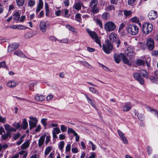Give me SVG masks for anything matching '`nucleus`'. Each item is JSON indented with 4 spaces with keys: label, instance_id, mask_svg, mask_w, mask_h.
I'll return each mask as SVG.
<instances>
[{
    "label": "nucleus",
    "instance_id": "423d86ee",
    "mask_svg": "<svg viewBox=\"0 0 158 158\" xmlns=\"http://www.w3.org/2000/svg\"><path fill=\"white\" fill-rule=\"evenodd\" d=\"M49 22L48 21L45 22L44 21H41L39 24L40 30L43 33L46 31L47 27L48 26Z\"/></svg>",
    "mask_w": 158,
    "mask_h": 158
},
{
    "label": "nucleus",
    "instance_id": "4468645a",
    "mask_svg": "<svg viewBox=\"0 0 158 158\" xmlns=\"http://www.w3.org/2000/svg\"><path fill=\"white\" fill-rule=\"evenodd\" d=\"M134 50L131 47H128L125 50V52L127 56H132L134 55Z\"/></svg>",
    "mask_w": 158,
    "mask_h": 158
},
{
    "label": "nucleus",
    "instance_id": "4be33fe9",
    "mask_svg": "<svg viewBox=\"0 0 158 158\" xmlns=\"http://www.w3.org/2000/svg\"><path fill=\"white\" fill-rule=\"evenodd\" d=\"M82 3L81 2H78L75 3L73 5V8L77 10H79L81 9V6Z\"/></svg>",
    "mask_w": 158,
    "mask_h": 158
},
{
    "label": "nucleus",
    "instance_id": "20e7f679",
    "mask_svg": "<svg viewBox=\"0 0 158 158\" xmlns=\"http://www.w3.org/2000/svg\"><path fill=\"white\" fill-rule=\"evenodd\" d=\"M103 51L105 53L107 54H110L113 49V45L112 44L109 40L105 41V44L102 45Z\"/></svg>",
    "mask_w": 158,
    "mask_h": 158
},
{
    "label": "nucleus",
    "instance_id": "c9c22d12",
    "mask_svg": "<svg viewBox=\"0 0 158 158\" xmlns=\"http://www.w3.org/2000/svg\"><path fill=\"white\" fill-rule=\"evenodd\" d=\"M17 5L19 6H22L25 2L24 0H16Z\"/></svg>",
    "mask_w": 158,
    "mask_h": 158
},
{
    "label": "nucleus",
    "instance_id": "2eb2a0df",
    "mask_svg": "<svg viewBox=\"0 0 158 158\" xmlns=\"http://www.w3.org/2000/svg\"><path fill=\"white\" fill-rule=\"evenodd\" d=\"M61 132L60 131L58 127L53 128L52 131V136L54 138L57 137L56 134H58Z\"/></svg>",
    "mask_w": 158,
    "mask_h": 158
},
{
    "label": "nucleus",
    "instance_id": "bf43d9fd",
    "mask_svg": "<svg viewBox=\"0 0 158 158\" xmlns=\"http://www.w3.org/2000/svg\"><path fill=\"white\" fill-rule=\"evenodd\" d=\"M81 17L80 16V14L79 13H77L75 16V20L79 22L80 21Z\"/></svg>",
    "mask_w": 158,
    "mask_h": 158
},
{
    "label": "nucleus",
    "instance_id": "8fccbe9b",
    "mask_svg": "<svg viewBox=\"0 0 158 158\" xmlns=\"http://www.w3.org/2000/svg\"><path fill=\"white\" fill-rule=\"evenodd\" d=\"M81 62L82 64L84 66L87 67V68H89L90 67H91V66L87 62L85 61H81Z\"/></svg>",
    "mask_w": 158,
    "mask_h": 158
},
{
    "label": "nucleus",
    "instance_id": "0eeeda50",
    "mask_svg": "<svg viewBox=\"0 0 158 158\" xmlns=\"http://www.w3.org/2000/svg\"><path fill=\"white\" fill-rule=\"evenodd\" d=\"M147 46L149 50H152L154 48V42L152 39L149 38L146 41Z\"/></svg>",
    "mask_w": 158,
    "mask_h": 158
},
{
    "label": "nucleus",
    "instance_id": "58836bf2",
    "mask_svg": "<svg viewBox=\"0 0 158 158\" xmlns=\"http://www.w3.org/2000/svg\"><path fill=\"white\" fill-rule=\"evenodd\" d=\"M66 27L67 28L68 30L72 32H76V29L73 27H72L70 25H66Z\"/></svg>",
    "mask_w": 158,
    "mask_h": 158
},
{
    "label": "nucleus",
    "instance_id": "3c124183",
    "mask_svg": "<svg viewBox=\"0 0 158 158\" xmlns=\"http://www.w3.org/2000/svg\"><path fill=\"white\" fill-rule=\"evenodd\" d=\"M29 118L31 120L30 121H31L37 123L38 122V120L37 118L35 117H30Z\"/></svg>",
    "mask_w": 158,
    "mask_h": 158
},
{
    "label": "nucleus",
    "instance_id": "473e14b6",
    "mask_svg": "<svg viewBox=\"0 0 158 158\" xmlns=\"http://www.w3.org/2000/svg\"><path fill=\"white\" fill-rule=\"evenodd\" d=\"M22 128L23 129H26L28 126V123L26 118L23 119V122Z\"/></svg>",
    "mask_w": 158,
    "mask_h": 158
},
{
    "label": "nucleus",
    "instance_id": "4c0bfd02",
    "mask_svg": "<svg viewBox=\"0 0 158 158\" xmlns=\"http://www.w3.org/2000/svg\"><path fill=\"white\" fill-rule=\"evenodd\" d=\"M64 145V143L63 141H60L59 143V144L58 145V148L60 150V151L61 152L63 151Z\"/></svg>",
    "mask_w": 158,
    "mask_h": 158
},
{
    "label": "nucleus",
    "instance_id": "79ce46f5",
    "mask_svg": "<svg viewBox=\"0 0 158 158\" xmlns=\"http://www.w3.org/2000/svg\"><path fill=\"white\" fill-rule=\"evenodd\" d=\"M52 148L51 146H48V147L46 149L44 154L46 156H47L50 152V151L52 150Z\"/></svg>",
    "mask_w": 158,
    "mask_h": 158
},
{
    "label": "nucleus",
    "instance_id": "6e6552de",
    "mask_svg": "<svg viewBox=\"0 0 158 158\" xmlns=\"http://www.w3.org/2000/svg\"><path fill=\"white\" fill-rule=\"evenodd\" d=\"M134 78L137 80L141 84H143L144 82L143 79L142 78L139 74L137 73H135L133 74Z\"/></svg>",
    "mask_w": 158,
    "mask_h": 158
},
{
    "label": "nucleus",
    "instance_id": "a878e982",
    "mask_svg": "<svg viewBox=\"0 0 158 158\" xmlns=\"http://www.w3.org/2000/svg\"><path fill=\"white\" fill-rule=\"evenodd\" d=\"M131 21L133 23H138L140 26L141 25V24L140 23L139 19L138 18L136 17H134L131 18Z\"/></svg>",
    "mask_w": 158,
    "mask_h": 158
},
{
    "label": "nucleus",
    "instance_id": "7ed1b4c3",
    "mask_svg": "<svg viewBox=\"0 0 158 158\" xmlns=\"http://www.w3.org/2000/svg\"><path fill=\"white\" fill-rule=\"evenodd\" d=\"M152 25L148 22L145 23L142 25V30L143 32L146 34H148L152 30Z\"/></svg>",
    "mask_w": 158,
    "mask_h": 158
},
{
    "label": "nucleus",
    "instance_id": "6e6d98bb",
    "mask_svg": "<svg viewBox=\"0 0 158 158\" xmlns=\"http://www.w3.org/2000/svg\"><path fill=\"white\" fill-rule=\"evenodd\" d=\"M96 23L98 24L101 28H102V24L101 21L98 19H97L96 20Z\"/></svg>",
    "mask_w": 158,
    "mask_h": 158
},
{
    "label": "nucleus",
    "instance_id": "c03bdc74",
    "mask_svg": "<svg viewBox=\"0 0 158 158\" xmlns=\"http://www.w3.org/2000/svg\"><path fill=\"white\" fill-rule=\"evenodd\" d=\"M123 60L124 63L129 65L131 64L129 60L124 55L123 56Z\"/></svg>",
    "mask_w": 158,
    "mask_h": 158
},
{
    "label": "nucleus",
    "instance_id": "39448f33",
    "mask_svg": "<svg viewBox=\"0 0 158 158\" xmlns=\"http://www.w3.org/2000/svg\"><path fill=\"white\" fill-rule=\"evenodd\" d=\"M105 30L107 31H111L114 30L116 28L115 23L112 21L106 22L104 26Z\"/></svg>",
    "mask_w": 158,
    "mask_h": 158
},
{
    "label": "nucleus",
    "instance_id": "9b49d317",
    "mask_svg": "<svg viewBox=\"0 0 158 158\" xmlns=\"http://www.w3.org/2000/svg\"><path fill=\"white\" fill-rule=\"evenodd\" d=\"M124 56V55L122 53H121L119 55L115 54L114 56L115 61L117 63H119L120 62L121 60H123Z\"/></svg>",
    "mask_w": 158,
    "mask_h": 158
},
{
    "label": "nucleus",
    "instance_id": "774afa93",
    "mask_svg": "<svg viewBox=\"0 0 158 158\" xmlns=\"http://www.w3.org/2000/svg\"><path fill=\"white\" fill-rule=\"evenodd\" d=\"M49 39L51 41L55 42L57 40V39L54 36H52L49 37Z\"/></svg>",
    "mask_w": 158,
    "mask_h": 158
},
{
    "label": "nucleus",
    "instance_id": "aec40b11",
    "mask_svg": "<svg viewBox=\"0 0 158 158\" xmlns=\"http://www.w3.org/2000/svg\"><path fill=\"white\" fill-rule=\"evenodd\" d=\"M14 54L20 57L24 58L26 56L20 51L18 50L14 52Z\"/></svg>",
    "mask_w": 158,
    "mask_h": 158
},
{
    "label": "nucleus",
    "instance_id": "6ab92c4d",
    "mask_svg": "<svg viewBox=\"0 0 158 158\" xmlns=\"http://www.w3.org/2000/svg\"><path fill=\"white\" fill-rule=\"evenodd\" d=\"M35 98L37 101H43L45 100V97L43 95L37 94L35 96Z\"/></svg>",
    "mask_w": 158,
    "mask_h": 158
},
{
    "label": "nucleus",
    "instance_id": "69168bd1",
    "mask_svg": "<svg viewBox=\"0 0 158 158\" xmlns=\"http://www.w3.org/2000/svg\"><path fill=\"white\" fill-rule=\"evenodd\" d=\"M6 66V63L5 61L0 62V68L1 67L5 68Z\"/></svg>",
    "mask_w": 158,
    "mask_h": 158
},
{
    "label": "nucleus",
    "instance_id": "9d476101",
    "mask_svg": "<svg viewBox=\"0 0 158 158\" xmlns=\"http://www.w3.org/2000/svg\"><path fill=\"white\" fill-rule=\"evenodd\" d=\"M156 11L154 10H151L148 13V16L150 20H153L157 17Z\"/></svg>",
    "mask_w": 158,
    "mask_h": 158
},
{
    "label": "nucleus",
    "instance_id": "864d4df0",
    "mask_svg": "<svg viewBox=\"0 0 158 158\" xmlns=\"http://www.w3.org/2000/svg\"><path fill=\"white\" fill-rule=\"evenodd\" d=\"M12 125L17 129L20 128L21 127V125L19 123L16 122H15Z\"/></svg>",
    "mask_w": 158,
    "mask_h": 158
},
{
    "label": "nucleus",
    "instance_id": "09e8293b",
    "mask_svg": "<svg viewBox=\"0 0 158 158\" xmlns=\"http://www.w3.org/2000/svg\"><path fill=\"white\" fill-rule=\"evenodd\" d=\"M33 35L32 33L31 32H27L24 35V37L26 38H30L33 36Z\"/></svg>",
    "mask_w": 158,
    "mask_h": 158
},
{
    "label": "nucleus",
    "instance_id": "72a5a7b5",
    "mask_svg": "<svg viewBox=\"0 0 158 158\" xmlns=\"http://www.w3.org/2000/svg\"><path fill=\"white\" fill-rule=\"evenodd\" d=\"M9 137L10 138L11 137L10 133H8L6 132V134L2 135L1 138L3 140H6Z\"/></svg>",
    "mask_w": 158,
    "mask_h": 158
},
{
    "label": "nucleus",
    "instance_id": "f3484780",
    "mask_svg": "<svg viewBox=\"0 0 158 158\" xmlns=\"http://www.w3.org/2000/svg\"><path fill=\"white\" fill-rule=\"evenodd\" d=\"M132 106L129 103H126L122 107V110L123 111H128L130 110Z\"/></svg>",
    "mask_w": 158,
    "mask_h": 158
},
{
    "label": "nucleus",
    "instance_id": "393cba45",
    "mask_svg": "<svg viewBox=\"0 0 158 158\" xmlns=\"http://www.w3.org/2000/svg\"><path fill=\"white\" fill-rule=\"evenodd\" d=\"M45 138V137L44 136H42L38 140V146L39 147H40L43 144Z\"/></svg>",
    "mask_w": 158,
    "mask_h": 158
},
{
    "label": "nucleus",
    "instance_id": "2f4dec72",
    "mask_svg": "<svg viewBox=\"0 0 158 158\" xmlns=\"http://www.w3.org/2000/svg\"><path fill=\"white\" fill-rule=\"evenodd\" d=\"M135 115H137L138 119L141 121H143L144 120V117L143 115L141 114H138V112L135 111Z\"/></svg>",
    "mask_w": 158,
    "mask_h": 158
},
{
    "label": "nucleus",
    "instance_id": "c85d7f7f",
    "mask_svg": "<svg viewBox=\"0 0 158 158\" xmlns=\"http://www.w3.org/2000/svg\"><path fill=\"white\" fill-rule=\"evenodd\" d=\"M98 3V0H91L90 3V7L97 6Z\"/></svg>",
    "mask_w": 158,
    "mask_h": 158
},
{
    "label": "nucleus",
    "instance_id": "f257e3e1",
    "mask_svg": "<svg viewBox=\"0 0 158 158\" xmlns=\"http://www.w3.org/2000/svg\"><path fill=\"white\" fill-rule=\"evenodd\" d=\"M87 31L92 39L101 48L102 45L100 40L101 38L98 35L95 31H91L88 29H87Z\"/></svg>",
    "mask_w": 158,
    "mask_h": 158
},
{
    "label": "nucleus",
    "instance_id": "0e129e2a",
    "mask_svg": "<svg viewBox=\"0 0 158 158\" xmlns=\"http://www.w3.org/2000/svg\"><path fill=\"white\" fill-rule=\"evenodd\" d=\"M118 133L120 137L121 138V139H122V138H123L124 137V136H125L124 134L120 131L118 130Z\"/></svg>",
    "mask_w": 158,
    "mask_h": 158
},
{
    "label": "nucleus",
    "instance_id": "5fc2aeb1",
    "mask_svg": "<svg viewBox=\"0 0 158 158\" xmlns=\"http://www.w3.org/2000/svg\"><path fill=\"white\" fill-rule=\"evenodd\" d=\"M89 144H91L92 146V150L93 151H94L95 150L96 148V146L95 144H94L92 141H89Z\"/></svg>",
    "mask_w": 158,
    "mask_h": 158
},
{
    "label": "nucleus",
    "instance_id": "de8ad7c7",
    "mask_svg": "<svg viewBox=\"0 0 158 158\" xmlns=\"http://www.w3.org/2000/svg\"><path fill=\"white\" fill-rule=\"evenodd\" d=\"M91 8L92 11L94 13H97L99 12V9L97 6L90 7Z\"/></svg>",
    "mask_w": 158,
    "mask_h": 158
},
{
    "label": "nucleus",
    "instance_id": "4d7b16f0",
    "mask_svg": "<svg viewBox=\"0 0 158 158\" xmlns=\"http://www.w3.org/2000/svg\"><path fill=\"white\" fill-rule=\"evenodd\" d=\"M60 129L62 132H65L67 131V127L64 125H61L60 126Z\"/></svg>",
    "mask_w": 158,
    "mask_h": 158
},
{
    "label": "nucleus",
    "instance_id": "bb28decb",
    "mask_svg": "<svg viewBox=\"0 0 158 158\" xmlns=\"http://www.w3.org/2000/svg\"><path fill=\"white\" fill-rule=\"evenodd\" d=\"M89 90L93 94H95L97 95L99 94V92L98 90L93 87H89Z\"/></svg>",
    "mask_w": 158,
    "mask_h": 158
},
{
    "label": "nucleus",
    "instance_id": "f704fd0d",
    "mask_svg": "<svg viewBox=\"0 0 158 158\" xmlns=\"http://www.w3.org/2000/svg\"><path fill=\"white\" fill-rule=\"evenodd\" d=\"M102 17L103 19H108L110 18V15L108 12H105L103 14Z\"/></svg>",
    "mask_w": 158,
    "mask_h": 158
},
{
    "label": "nucleus",
    "instance_id": "603ef678",
    "mask_svg": "<svg viewBox=\"0 0 158 158\" xmlns=\"http://www.w3.org/2000/svg\"><path fill=\"white\" fill-rule=\"evenodd\" d=\"M68 133H72L73 135H75L76 132L72 128H69L68 129Z\"/></svg>",
    "mask_w": 158,
    "mask_h": 158
},
{
    "label": "nucleus",
    "instance_id": "b1692460",
    "mask_svg": "<svg viewBox=\"0 0 158 158\" xmlns=\"http://www.w3.org/2000/svg\"><path fill=\"white\" fill-rule=\"evenodd\" d=\"M146 109L148 111L152 112V113L155 115H156L158 111L157 110L151 108L148 106H146Z\"/></svg>",
    "mask_w": 158,
    "mask_h": 158
},
{
    "label": "nucleus",
    "instance_id": "f8f14e48",
    "mask_svg": "<svg viewBox=\"0 0 158 158\" xmlns=\"http://www.w3.org/2000/svg\"><path fill=\"white\" fill-rule=\"evenodd\" d=\"M17 85V81L14 80H12L8 81L7 84V86L10 88H13Z\"/></svg>",
    "mask_w": 158,
    "mask_h": 158
},
{
    "label": "nucleus",
    "instance_id": "1a4fd4ad",
    "mask_svg": "<svg viewBox=\"0 0 158 158\" xmlns=\"http://www.w3.org/2000/svg\"><path fill=\"white\" fill-rule=\"evenodd\" d=\"M19 46V45L17 43H14L10 44L8 47V51L10 52H12L13 50L17 48Z\"/></svg>",
    "mask_w": 158,
    "mask_h": 158
},
{
    "label": "nucleus",
    "instance_id": "ddd939ff",
    "mask_svg": "<svg viewBox=\"0 0 158 158\" xmlns=\"http://www.w3.org/2000/svg\"><path fill=\"white\" fill-rule=\"evenodd\" d=\"M4 127L6 132L8 133H10L11 132H15L16 129L11 127L9 125L6 124L4 125Z\"/></svg>",
    "mask_w": 158,
    "mask_h": 158
},
{
    "label": "nucleus",
    "instance_id": "5701e85b",
    "mask_svg": "<svg viewBox=\"0 0 158 158\" xmlns=\"http://www.w3.org/2000/svg\"><path fill=\"white\" fill-rule=\"evenodd\" d=\"M37 81H34L30 83L29 85V89L31 91H34L35 86L37 84Z\"/></svg>",
    "mask_w": 158,
    "mask_h": 158
},
{
    "label": "nucleus",
    "instance_id": "dca6fc26",
    "mask_svg": "<svg viewBox=\"0 0 158 158\" xmlns=\"http://www.w3.org/2000/svg\"><path fill=\"white\" fill-rule=\"evenodd\" d=\"M43 2L42 0H39L38 4L37 6V9L36 10V12L38 13L40 10L43 8Z\"/></svg>",
    "mask_w": 158,
    "mask_h": 158
},
{
    "label": "nucleus",
    "instance_id": "7c9ffc66",
    "mask_svg": "<svg viewBox=\"0 0 158 158\" xmlns=\"http://www.w3.org/2000/svg\"><path fill=\"white\" fill-rule=\"evenodd\" d=\"M140 74L142 75L143 77L147 78L149 77L148 74L145 70H141L140 71Z\"/></svg>",
    "mask_w": 158,
    "mask_h": 158
},
{
    "label": "nucleus",
    "instance_id": "f03ea898",
    "mask_svg": "<svg viewBox=\"0 0 158 158\" xmlns=\"http://www.w3.org/2000/svg\"><path fill=\"white\" fill-rule=\"evenodd\" d=\"M127 31L129 34L135 35L138 34L139 29L136 25L130 24L127 27Z\"/></svg>",
    "mask_w": 158,
    "mask_h": 158
},
{
    "label": "nucleus",
    "instance_id": "cd10ccee",
    "mask_svg": "<svg viewBox=\"0 0 158 158\" xmlns=\"http://www.w3.org/2000/svg\"><path fill=\"white\" fill-rule=\"evenodd\" d=\"M105 9L107 11H110L111 10H115V7L113 5H109L106 6Z\"/></svg>",
    "mask_w": 158,
    "mask_h": 158
},
{
    "label": "nucleus",
    "instance_id": "680f3d73",
    "mask_svg": "<svg viewBox=\"0 0 158 158\" xmlns=\"http://www.w3.org/2000/svg\"><path fill=\"white\" fill-rule=\"evenodd\" d=\"M99 65L100 66L102 67L103 69L106 71H110V69L106 66L103 65L102 64L99 63Z\"/></svg>",
    "mask_w": 158,
    "mask_h": 158
},
{
    "label": "nucleus",
    "instance_id": "49530a36",
    "mask_svg": "<svg viewBox=\"0 0 158 158\" xmlns=\"http://www.w3.org/2000/svg\"><path fill=\"white\" fill-rule=\"evenodd\" d=\"M136 64L138 65H143L144 64V62L142 60L139 59L136 62Z\"/></svg>",
    "mask_w": 158,
    "mask_h": 158
},
{
    "label": "nucleus",
    "instance_id": "e433bc0d",
    "mask_svg": "<svg viewBox=\"0 0 158 158\" xmlns=\"http://www.w3.org/2000/svg\"><path fill=\"white\" fill-rule=\"evenodd\" d=\"M20 16V15L18 12H15L13 15V19L15 20L18 21L19 20Z\"/></svg>",
    "mask_w": 158,
    "mask_h": 158
},
{
    "label": "nucleus",
    "instance_id": "412c9836",
    "mask_svg": "<svg viewBox=\"0 0 158 158\" xmlns=\"http://www.w3.org/2000/svg\"><path fill=\"white\" fill-rule=\"evenodd\" d=\"M84 95L88 101V103H89L93 107L96 108V107L95 105L94 104V102L91 99L89 98L86 94H85Z\"/></svg>",
    "mask_w": 158,
    "mask_h": 158
},
{
    "label": "nucleus",
    "instance_id": "37998d69",
    "mask_svg": "<svg viewBox=\"0 0 158 158\" xmlns=\"http://www.w3.org/2000/svg\"><path fill=\"white\" fill-rule=\"evenodd\" d=\"M35 4V0H29L28 2V6L31 7L33 6Z\"/></svg>",
    "mask_w": 158,
    "mask_h": 158
},
{
    "label": "nucleus",
    "instance_id": "c756f323",
    "mask_svg": "<svg viewBox=\"0 0 158 158\" xmlns=\"http://www.w3.org/2000/svg\"><path fill=\"white\" fill-rule=\"evenodd\" d=\"M30 143L29 141H27L22 144L21 147L22 149H25L29 146Z\"/></svg>",
    "mask_w": 158,
    "mask_h": 158
},
{
    "label": "nucleus",
    "instance_id": "338daca9",
    "mask_svg": "<svg viewBox=\"0 0 158 158\" xmlns=\"http://www.w3.org/2000/svg\"><path fill=\"white\" fill-rule=\"evenodd\" d=\"M71 149V145L70 144H68L65 147V151L66 152L69 151Z\"/></svg>",
    "mask_w": 158,
    "mask_h": 158
},
{
    "label": "nucleus",
    "instance_id": "a18cd8bd",
    "mask_svg": "<svg viewBox=\"0 0 158 158\" xmlns=\"http://www.w3.org/2000/svg\"><path fill=\"white\" fill-rule=\"evenodd\" d=\"M57 41H58L60 43L66 44L68 43L69 39L68 38H65L60 40H57Z\"/></svg>",
    "mask_w": 158,
    "mask_h": 158
},
{
    "label": "nucleus",
    "instance_id": "052dcab7",
    "mask_svg": "<svg viewBox=\"0 0 158 158\" xmlns=\"http://www.w3.org/2000/svg\"><path fill=\"white\" fill-rule=\"evenodd\" d=\"M132 14V12L131 10H125L124 11V15L126 16L130 15Z\"/></svg>",
    "mask_w": 158,
    "mask_h": 158
},
{
    "label": "nucleus",
    "instance_id": "13d9d810",
    "mask_svg": "<svg viewBox=\"0 0 158 158\" xmlns=\"http://www.w3.org/2000/svg\"><path fill=\"white\" fill-rule=\"evenodd\" d=\"M47 118H43L41 120V122L42 123L44 126H46L47 125V124L46 123V121H47Z\"/></svg>",
    "mask_w": 158,
    "mask_h": 158
},
{
    "label": "nucleus",
    "instance_id": "a19ab883",
    "mask_svg": "<svg viewBox=\"0 0 158 158\" xmlns=\"http://www.w3.org/2000/svg\"><path fill=\"white\" fill-rule=\"evenodd\" d=\"M29 123L30 126L29 129L30 130L35 127L36 126L37 123L33 122H31V121H29Z\"/></svg>",
    "mask_w": 158,
    "mask_h": 158
},
{
    "label": "nucleus",
    "instance_id": "a211bd4d",
    "mask_svg": "<svg viewBox=\"0 0 158 158\" xmlns=\"http://www.w3.org/2000/svg\"><path fill=\"white\" fill-rule=\"evenodd\" d=\"M117 35L114 33H111L109 36L110 40L112 42H115L117 40Z\"/></svg>",
    "mask_w": 158,
    "mask_h": 158
},
{
    "label": "nucleus",
    "instance_id": "ea45409f",
    "mask_svg": "<svg viewBox=\"0 0 158 158\" xmlns=\"http://www.w3.org/2000/svg\"><path fill=\"white\" fill-rule=\"evenodd\" d=\"M150 80L153 83L158 84V78L153 76H151L149 78Z\"/></svg>",
    "mask_w": 158,
    "mask_h": 158
},
{
    "label": "nucleus",
    "instance_id": "e2e57ef3",
    "mask_svg": "<svg viewBox=\"0 0 158 158\" xmlns=\"http://www.w3.org/2000/svg\"><path fill=\"white\" fill-rule=\"evenodd\" d=\"M6 121V117H3L2 116H0V122L2 123H5Z\"/></svg>",
    "mask_w": 158,
    "mask_h": 158
}]
</instances>
